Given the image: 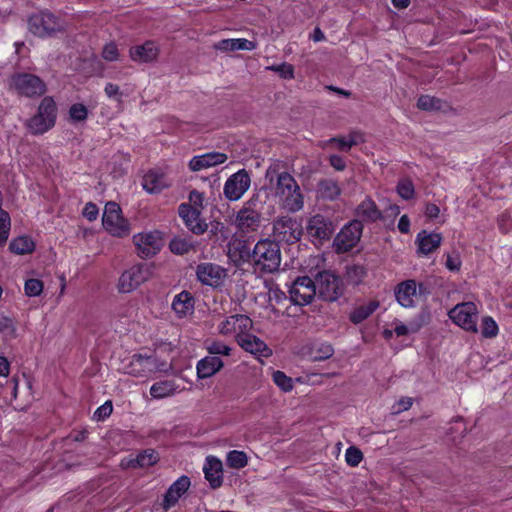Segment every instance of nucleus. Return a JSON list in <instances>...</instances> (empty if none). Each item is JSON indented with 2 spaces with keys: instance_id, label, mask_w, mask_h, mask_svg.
Here are the masks:
<instances>
[{
  "instance_id": "nucleus-11",
  "label": "nucleus",
  "mask_w": 512,
  "mask_h": 512,
  "mask_svg": "<svg viewBox=\"0 0 512 512\" xmlns=\"http://www.w3.org/2000/svg\"><path fill=\"white\" fill-rule=\"evenodd\" d=\"M316 294L325 301H336L343 293V285L340 279L329 271L318 274L316 279Z\"/></svg>"
},
{
  "instance_id": "nucleus-16",
  "label": "nucleus",
  "mask_w": 512,
  "mask_h": 512,
  "mask_svg": "<svg viewBox=\"0 0 512 512\" xmlns=\"http://www.w3.org/2000/svg\"><path fill=\"white\" fill-rule=\"evenodd\" d=\"M306 229L313 241L322 243L332 236L335 227L331 220L325 218L323 215L317 214L310 218Z\"/></svg>"
},
{
  "instance_id": "nucleus-8",
  "label": "nucleus",
  "mask_w": 512,
  "mask_h": 512,
  "mask_svg": "<svg viewBox=\"0 0 512 512\" xmlns=\"http://www.w3.org/2000/svg\"><path fill=\"white\" fill-rule=\"evenodd\" d=\"M29 31L37 37H48L63 29L61 21L52 13L42 11L28 19Z\"/></svg>"
},
{
  "instance_id": "nucleus-13",
  "label": "nucleus",
  "mask_w": 512,
  "mask_h": 512,
  "mask_svg": "<svg viewBox=\"0 0 512 512\" xmlns=\"http://www.w3.org/2000/svg\"><path fill=\"white\" fill-rule=\"evenodd\" d=\"M251 185V178L245 169L238 170L225 182L223 194L229 201H237L248 191Z\"/></svg>"
},
{
  "instance_id": "nucleus-29",
  "label": "nucleus",
  "mask_w": 512,
  "mask_h": 512,
  "mask_svg": "<svg viewBox=\"0 0 512 512\" xmlns=\"http://www.w3.org/2000/svg\"><path fill=\"white\" fill-rule=\"evenodd\" d=\"M171 306L172 310L174 311L178 318L186 317L187 315L193 313V296L187 291H182L174 297Z\"/></svg>"
},
{
  "instance_id": "nucleus-10",
  "label": "nucleus",
  "mask_w": 512,
  "mask_h": 512,
  "mask_svg": "<svg viewBox=\"0 0 512 512\" xmlns=\"http://www.w3.org/2000/svg\"><path fill=\"white\" fill-rule=\"evenodd\" d=\"M363 225L359 220H352L336 235L333 246L338 253H344L354 248L360 241Z\"/></svg>"
},
{
  "instance_id": "nucleus-43",
  "label": "nucleus",
  "mask_w": 512,
  "mask_h": 512,
  "mask_svg": "<svg viewBox=\"0 0 512 512\" xmlns=\"http://www.w3.org/2000/svg\"><path fill=\"white\" fill-rule=\"evenodd\" d=\"M68 115L72 123L85 122L88 117V109L81 103H75L69 108Z\"/></svg>"
},
{
  "instance_id": "nucleus-42",
  "label": "nucleus",
  "mask_w": 512,
  "mask_h": 512,
  "mask_svg": "<svg viewBox=\"0 0 512 512\" xmlns=\"http://www.w3.org/2000/svg\"><path fill=\"white\" fill-rule=\"evenodd\" d=\"M159 460L158 453L154 450H144L137 457H135L136 465L139 468H146L156 464Z\"/></svg>"
},
{
  "instance_id": "nucleus-49",
  "label": "nucleus",
  "mask_w": 512,
  "mask_h": 512,
  "mask_svg": "<svg viewBox=\"0 0 512 512\" xmlns=\"http://www.w3.org/2000/svg\"><path fill=\"white\" fill-rule=\"evenodd\" d=\"M0 332L6 339H13L16 337V327L12 319L3 317L0 319Z\"/></svg>"
},
{
  "instance_id": "nucleus-4",
  "label": "nucleus",
  "mask_w": 512,
  "mask_h": 512,
  "mask_svg": "<svg viewBox=\"0 0 512 512\" xmlns=\"http://www.w3.org/2000/svg\"><path fill=\"white\" fill-rule=\"evenodd\" d=\"M167 369L166 363L160 361L156 356L143 354H134L123 367L125 374L137 378H149L154 373L164 372Z\"/></svg>"
},
{
  "instance_id": "nucleus-12",
  "label": "nucleus",
  "mask_w": 512,
  "mask_h": 512,
  "mask_svg": "<svg viewBox=\"0 0 512 512\" xmlns=\"http://www.w3.org/2000/svg\"><path fill=\"white\" fill-rule=\"evenodd\" d=\"M253 322L252 320L242 314L231 315L222 320L218 324V332L227 337L232 336L238 342L240 336L244 335L247 331L252 329Z\"/></svg>"
},
{
  "instance_id": "nucleus-1",
  "label": "nucleus",
  "mask_w": 512,
  "mask_h": 512,
  "mask_svg": "<svg viewBox=\"0 0 512 512\" xmlns=\"http://www.w3.org/2000/svg\"><path fill=\"white\" fill-rule=\"evenodd\" d=\"M246 260L253 264L256 271L272 273L281 263L280 248L270 240L258 241L252 252L246 251Z\"/></svg>"
},
{
  "instance_id": "nucleus-58",
  "label": "nucleus",
  "mask_w": 512,
  "mask_h": 512,
  "mask_svg": "<svg viewBox=\"0 0 512 512\" xmlns=\"http://www.w3.org/2000/svg\"><path fill=\"white\" fill-rule=\"evenodd\" d=\"M104 92L108 98L115 99L116 101H121V93L118 85L113 83H107Z\"/></svg>"
},
{
  "instance_id": "nucleus-5",
  "label": "nucleus",
  "mask_w": 512,
  "mask_h": 512,
  "mask_svg": "<svg viewBox=\"0 0 512 512\" xmlns=\"http://www.w3.org/2000/svg\"><path fill=\"white\" fill-rule=\"evenodd\" d=\"M9 90L13 93L27 97H39L46 92L45 83L36 75L17 73L9 79Z\"/></svg>"
},
{
  "instance_id": "nucleus-46",
  "label": "nucleus",
  "mask_w": 512,
  "mask_h": 512,
  "mask_svg": "<svg viewBox=\"0 0 512 512\" xmlns=\"http://www.w3.org/2000/svg\"><path fill=\"white\" fill-rule=\"evenodd\" d=\"M206 349L211 355L229 356L231 353V348L221 341L207 342Z\"/></svg>"
},
{
  "instance_id": "nucleus-39",
  "label": "nucleus",
  "mask_w": 512,
  "mask_h": 512,
  "mask_svg": "<svg viewBox=\"0 0 512 512\" xmlns=\"http://www.w3.org/2000/svg\"><path fill=\"white\" fill-rule=\"evenodd\" d=\"M9 248L12 252L23 255L34 250V243L29 237L20 236L10 242Z\"/></svg>"
},
{
  "instance_id": "nucleus-53",
  "label": "nucleus",
  "mask_w": 512,
  "mask_h": 512,
  "mask_svg": "<svg viewBox=\"0 0 512 512\" xmlns=\"http://www.w3.org/2000/svg\"><path fill=\"white\" fill-rule=\"evenodd\" d=\"M102 57L106 61H118L120 59V53L118 47L115 43H108L104 46L102 50Z\"/></svg>"
},
{
  "instance_id": "nucleus-63",
  "label": "nucleus",
  "mask_w": 512,
  "mask_h": 512,
  "mask_svg": "<svg viewBox=\"0 0 512 512\" xmlns=\"http://www.w3.org/2000/svg\"><path fill=\"white\" fill-rule=\"evenodd\" d=\"M512 219L510 213H503L499 219L500 229L504 232H508L511 228Z\"/></svg>"
},
{
  "instance_id": "nucleus-44",
  "label": "nucleus",
  "mask_w": 512,
  "mask_h": 512,
  "mask_svg": "<svg viewBox=\"0 0 512 512\" xmlns=\"http://www.w3.org/2000/svg\"><path fill=\"white\" fill-rule=\"evenodd\" d=\"M397 194L404 200H410L415 196V187L408 178L401 179L396 187Z\"/></svg>"
},
{
  "instance_id": "nucleus-45",
  "label": "nucleus",
  "mask_w": 512,
  "mask_h": 512,
  "mask_svg": "<svg viewBox=\"0 0 512 512\" xmlns=\"http://www.w3.org/2000/svg\"><path fill=\"white\" fill-rule=\"evenodd\" d=\"M11 229V219L5 210H0V245L6 244Z\"/></svg>"
},
{
  "instance_id": "nucleus-41",
  "label": "nucleus",
  "mask_w": 512,
  "mask_h": 512,
  "mask_svg": "<svg viewBox=\"0 0 512 512\" xmlns=\"http://www.w3.org/2000/svg\"><path fill=\"white\" fill-rule=\"evenodd\" d=\"M290 212L299 211L303 208V196L300 193L299 186L295 183V181L290 178Z\"/></svg>"
},
{
  "instance_id": "nucleus-18",
  "label": "nucleus",
  "mask_w": 512,
  "mask_h": 512,
  "mask_svg": "<svg viewBox=\"0 0 512 512\" xmlns=\"http://www.w3.org/2000/svg\"><path fill=\"white\" fill-rule=\"evenodd\" d=\"M237 343L244 351L250 353L258 360L272 355V350L268 345L259 337L251 334L250 331L240 336Z\"/></svg>"
},
{
  "instance_id": "nucleus-33",
  "label": "nucleus",
  "mask_w": 512,
  "mask_h": 512,
  "mask_svg": "<svg viewBox=\"0 0 512 512\" xmlns=\"http://www.w3.org/2000/svg\"><path fill=\"white\" fill-rule=\"evenodd\" d=\"M196 242L190 236H175L169 243V249L176 255H184L195 250Z\"/></svg>"
},
{
  "instance_id": "nucleus-34",
  "label": "nucleus",
  "mask_w": 512,
  "mask_h": 512,
  "mask_svg": "<svg viewBox=\"0 0 512 512\" xmlns=\"http://www.w3.org/2000/svg\"><path fill=\"white\" fill-rule=\"evenodd\" d=\"M363 142V135L360 132H352L345 137H337L329 139L324 147L334 144L341 151H348L352 146Z\"/></svg>"
},
{
  "instance_id": "nucleus-14",
  "label": "nucleus",
  "mask_w": 512,
  "mask_h": 512,
  "mask_svg": "<svg viewBox=\"0 0 512 512\" xmlns=\"http://www.w3.org/2000/svg\"><path fill=\"white\" fill-rule=\"evenodd\" d=\"M315 295V282L307 276L298 277L290 286V302L295 305H307Z\"/></svg>"
},
{
  "instance_id": "nucleus-54",
  "label": "nucleus",
  "mask_w": 512,
  "mask_h": 512,
  "mask_svg": "<svg viewBox=\"0 0 512 512\" xmlns=\"http://www.w3.org/2000/svg\"><path fill=\"white\" fill-rule=\"evenodd\" d=\"M113 411V406L111 401H106L104 404H102L100 407L96 409L94 412V419L97 421H102L109 417Z\"/></svg>"
},
{
  "instance_id": "nucleus-48",
  "label": "nucleus",
  "mask_w": 512,
  "mask_h": 512,
  "mask_svg": "<svg viewBox=\"0 0 512 512\" xmlns=\"http://www.w3.org/2000/svg\"><path fill=\"white\" fill-rule=\"evenodd\" d=\"M363 459V454L357 447L351 446L345 451V461L351 467L358 466Z\"/></svg>"
},
{
  "instance_id": "nucleus-64",
  "label": "nucleus",
  "mask_w": 512,
  "mask_h": 512,
  "mask_svg": "<svg viewBox=\"0 0 512 512\" xmlns=\"http://www.w3.org/2000/svg\"><path fill=\"white\" fill-rule=\"evenodd\" d=\"M398 229L401 233H409L410 231V219L407 215L401 216L398 222Z\"/></svg>"
},
{
  "instance_id": "nucleus-62",
  "label": "nucleus",
  "mask_w": 512,
  "mask_h": 512,
  "mask_svg": "<svg viewBox=\"0 0 512 512\" xmlns=\"http://www.w3.org/2000/svg\"><path fill=\"white\" fill-rule=\"evenodd\" d=\"M424 214L429 219H436L440 214V209L436 204L429 203L425 206Z\"/></svg>"
},
{
  "instance_id": "nucleus-24",
  "label": "nucleus",
  "mask_w": 512,
  "mask_h": 512,
  "mask_svg": "<svg viewBox=\"0 0 512 512\" xmlns=\"http://www.w3.org/2000/svg\"><path fill=\"white\" fill-rule=\"evenodd\" d=\"M190 484L189 477L181 476L168 488L162 502L164 511L176 505L180 497L189 489Z\"/></svg>"
},
{
  "instance_id": "nucleus-36",
  "label": "nucleus",
  "mask_w": 512,
  "mask_h": 512,
  "mask_svg": "<svg viewBox=\"0 0 512 512\" xmlns=\"http://www.w3.org/2000/svg\"><path fill=\"white\" fill-rule=\"evenodd\" d=\"M317 193L322 199L335 200L341 194V189L337 182L326 179L319 183Z\"/></svg>"
},
{
  "instance_id": "nucleus-2",
  "label": "nucleus",
  "mask_w": 512,
  "mask_h": 512,
  "mask_svg": "<svg viewBox=\"0 0 512 512\" xmlns=\"http://www.w3.org/2000/svg\"><path fill=\"white\" fill-rule=\"evenodd\" d=\"M57 106L51 97H44L33 115L26 122V128L32 135H42L51 130L56 123Z\"/></svg>"
},
{
  "instance_id": "nucleus-37",
  "label": "nucleus",
  "mask_w": 512,
  "mask_h": 512,
  "mask_svg": "<svg viewBox=\"0 0 512 512\" xmlns=\"http://www.w3.org/2000/svg\"><path fill=\"white\" fill-rule=\"evenodd\" d=\"M379 306L376 301H371L367 304L357 307L350 315V320L355 323H361L368 318Z\"/></svg>"
},
{
  "instance_id": "nucleus-20",
  "label": "nucleus",
  "mask_w": 512,
  "mask_h": 512,
  "mask_svg": "<svg viewBox=\"0 0 512 512\" xmlns=\"http://www.w3.org/2000/svg\"><path fill=\"white\" fill-rule=\"evenodd\" d=\"M442 240V235L438 232L420 231L415 240L418 255L427 256L436 251L440 247Z\"/></svg>"
},
{
  "instance_id": "nucleus-28",
  "label": "nucleus",
  "mask_w": 512,
  "mask_h": 512,
  "mask_svg": "<svg viewBox=\"0 0 512 512\" xmlns=\"http://www.w3.org/2000/svg\"><path fill=\"white\" fill-rule=\"evenodd\" d=\"M183 389L174 380H161L152 384L149 391L152 398L159 400L172 397Z\"/></svg>"
},
{
  "instance_id": "nucleus-17",
  "label": "nucleus",
  "mask_w": 512,
  "mask_h": 512,
  "mask_svg": "<svg viewBox=\"0 0 512 512\" xmlns=\"http://www.w3.org/2000/svg\"><path fill=\"white\" fill-rule=\"evenodd\" d=\"M178 213L191 232L197 235L206 232L208 225L201 219V211L199 209L192 208L190 204L182 203L179 205Z\"/></svg>"
},
{
  "instance_id": "nucleus-51",
  "label": "nucleus",
  "mask_w": 512,
  "mask_h": 512,
  "mask_svg": "<svg viewBox=\"0 0 512 512\" xmlns=\"http://www.w3.org/2000/svg\"><path fill=\"white\" fill-rule=\"evenodd\" d=\"M393 324L394 332L398 337L416 333L419 330V325H417L416 323L406 325L401 323L400 321H395Z\"/></svg>"
},
{
  "instance_id": "nucleus-23",
  "label": "nucleus",
  "mask_w": 512,
  "mask_h": 512,
  "mask_svg": "<svg viewBox=\"0 0 512 512\" xmlns=\"http://www.w3.org/2000/svg\"><path fill=\"white\" fill-rule=\"evenodd\" d=\"M419 292L417 291V283L415 280H406L401 282L396 290L395 296L397 302L405 308L414 307L418 298Z\"/></svg>"
},
{
  "instance_id": "nucleus-26",
  "label": "nucleus",
  "mask_w": 512,
  "mask_h": 512,
  "mask_svg": "<svg viewBox=\"0 0 512 512\" xmlns=\"http://www.w3.org/2000/svg\"><path fill=\"white\" fill-rule=\"evenodd\" d=\"M130 58L134 62L148 63L157 59L159 48L153 41H146L142 45H136L130 48Z\"/></svg>"
},
{
  "instance_id": "nucleus-56",
  "label": "nucleus",
  "mask_w": 512,
  "mask_h": 512,
  "mask_svg": "<svg viewBox=\"0 0 512 512\" xmlns=\"http://www.w3.org/2000/svg\"><path fill=\"white\" fill-rule=\"evenodd\" d=\"M365 270L361 266H352L347 270V276L350 281L357 284L364 277Z\"/></svg>"
},
{
  "instance_id": "nucleus-27",
  "label": "nucleus",
  "mask_w": 512,
  "mask_h": 512,
  "mask_svg": "<svg viewBox=\"0 0 512 512\" xmlns=\"http://www.w3.org/2000/svg\"><path fill=\"white\" fill-rule=\"evenodd\" d=\"M170 185L165 174L158 170L148 171L142 180V187L149 194H157Z\"/></svg>"
},
{
  "instance_id": "nucleus-30",
  "label": "nucleus",
  "mask_w": 512,
  "mask_h": 512,
  "mask_svg": "<svg viewBox=\"0 0 512 512\" xmlns=\"http://www.w3.org/2000/svg\"><path fill=\"white\" fill-rule=\"evenodd\" d=\"M223 365V361L219 357L206 356L197 363V376L200 379L209 378L220 371Z\"/></svg>"
},
{
  "instance_id": "nucleus-35",
  "label": "nucleus",
  "mask_w": 512,
  "mask_h": 512,
  "mask_svg": "<svg viewBox=\"0 0 512 512\" xmlns=\"http://www.w3.org/2000/svg\"><path fill=\"white\" fill-rule=\"evenodd\" d=\"M356 213L357 216L363 221H376L381 216V213L377 209L375 202L371 199H365L362 201L361 204L357 207Z\"/></svg>"
},
{
  "instance_id": "nucleus-31",
  "label": "nucleus",
  "mask_w": 512,
  "mask_h": 512,
  "mask_svg": "<svg viewBox=\"0 0 512 512\" xmlns=\"http://www.w3.org/2000/svg\"><path fill=\"white\" fill-rule=\"evenodd\" d=\"M214 48L219 51H238V50H247L251 51L256 48V44L253 41L237 38V39H223L216 44H214Z\"/></svg>"
},
{
  "instance_id": "nucleus-60",
  "label": "nucleus",
  "mask_w": 512,
  "mask_h": 512,
  "mask_svg": "<svg viewBox=\"0 0 512 512\" xmlns=\"http://www.w3.org/2000/svg\"><path fill=\"white\" fill-rule=\"evenodd\" d=\"M413 404V399L410 397H404L401 398L395 405H394V412L395 413H401L404 411H407L410 409V407Z\"/></svg>"
},
{
  "instance_id": "nucleus-15",
  "label": "nucleus",
  "mask_w": 512,
  "mask_h": 512,
  "mask_svg": "<svg viewBox=\"0 0 512 512\" xmlns=\"http://www.w3.org/2000/svg\"><path fill=\"white\" fill-rule=\"evenodd\" d=\"M196 276L203 285L218 288L224 284L227 270L218 264L205 262L196 267Z\"/></svg>"
},
{
  "instance_id": "nucleus-19",
  "label": "nucleus",
  "mask_w": 512,
  "mask_h": 512,
  "mask_svg": "<svg viewBox=\"0 0 512 512\" xmlns=\"http://www.w3.org/2000/svg\"><path fill=\"white\" fill-rule=\"evenodd\" d=\"M266 177L277 195L284 196L288 188V170L284 162L275 161L266 172Z\"/></svg>"
},
{
  "instance_id": "nucleus-3",
  "label": "nucleus",
  "mask_w": 512,
  "mask_h": 512,
  "mask_svg": "<svg viewBox=\"0 0 512 512\" xmlns=\"http://www.w3.org/2000/svg\"><path fill=\"white\" fill-rule=\"evenodd\" d=\"M480 303L467 301L456 304L448 312L449 319L458 327L470 333H478Z\"/></svg>"
},
{
  "instance_id": "nucleus-25",
  "label": "nucleus",
  "mask_w": 512,
  "mask_h": 512,
  "mask_svg": "<svg viewBox=\"0 0 512 512\" xmlns=\"http://www.w3.org/2000/svg\"><path fill=\"white\" fill-rule=\"evenodd\" d=\"M300 355L311 361H322L330 358L334 350L331 345L321 341H314L301 348Z\"/></svg>"
},
{
  "instance_id": "nucleus-21",
  "label": "nucleus",
  "mask_w": 512,
  "mask_h": 512,
  "mask_svg": "<svg viewBox=\"0 0 512 512\" xmlns=\"http://www.w3.org/2000/svg\"><path fill=\"white\" fill-rule=\"evenodd\" d=\"M205 479L213 489H217L223 484V464L216 456H207L203 465Z\"/></svg>"
},
{
  "instance_id": "nucleus-50",
  "label": "nucleus",
  "mask_w": 512,
  "mask_h": 512,
  "mask_svg": "<svg viewBox=\"0 0 512 512\" xmlns=\"http://www.w3.org/2000/svg\"><path fill=\"white\" fill-rule=\"evenodd\" d=\"M462 266L461 256L454 251L446 255L445 267L451 272H459Z\"/></svg>"
},
{
  "instance_id": "nucleus-7",
  "label": "nucleus",
  "mask_w": 512,
  "mask_h": 512,
  "mask_svg": "<svg viewBox=\"0 0 512 512\" xmlns=\"http://www.w3.org/2000/svg\"><path fill=\"white\" fill-rule=\"evenodd\" d=\"M102 224L104 229L114 237L123 238L129 235L130 225L122 217L121 208L115 202H108L105 205Z\"/></svg>"
},
{
  "instance_id": "nucleus-57",
  "label": "nucleus",
  "mask_w": 512,
  "mask_h": 512,
  "mask_svg": "<svg viewBox=\"0 0 512 512\" xmlns=\"http://www.w3.org/2000/svg\"><path fill=\"white\" fill-rule=\"evenodd\" d=\"M82 214L87 220L94 221L98 217L99 210L94 203L88 202V203H86Z\"/></svg>"
},
{
  "instance_id": "nucleus-9",
  "label": "nucleus",
  "mask_w": 512,
  "mask_h": 512,
  "mask_svg": "<svg viewBox=\"0 0 512 512\" xmlns=\"http://www.w3.org/2000/svg\"><path fill=\"white\" fill-rule=\"evenodd\" d=\"M133 243L141 258L153 257L160 252L164 245L162 233L157 230L135 234Z\"/></svg>"
},
{
  "instance_id": "nucleus-32",
  "label": "nucleus",
  "mask_w": 512,
  "mask_h": 512,
  "mask_svg": "<svg viewBox=\"0 0 512 512\" xmlns=\"http://www.w3.org/2000/svg\"><path fill=\"white\" fill-rule=\"evenodd\" d=\"M260 221V215L251 208L241 209L236 217L237 226L242 230H255Z\"/></svg>"
},
{
  "instance_id": "nucleus-55",
  "label": "nucleus",
  "mask_w": 512,
  "mask_h": 512,
  "mask_svg": "<svg viewBox=\"0 0 512 512\" xmlns=\"http://www.w3.org/2000/svg\"><path fill=\"white\" fill-rule=\"evenodd\" d=\"M205 196L204 193L197 190H192L189 194V202L192 208H197L201 211L204 205Z\"/></svg>"
},
{
  "instance_id": "nucleus-22",
  "label": "nucleus",
  "mask_w": 512,
  "mask_h": 512,
  "mask_svg": "<svg viewBox=\"0 0 512 512\" xmlns=\"http://www.w3.org/2000/svg\"><path fill=\"white\" fill-rule=\"evenodd\" d=\"M228 159L225 153L209 152L201 155L194 156L189 161V169L194 172L202 171L220 164H223Z\"/></svg>"
},
{
  "instance_id": "nucleus-61",
  "label": "nucleus",
  "mask_w": 512,
  "mask_h": 512,
  "mask_svg": "<svg viewBox=\"0 0 512 512\" xmlns=\"http://www.w3.org/2000/svg\"><path fill=\"white\" fill-rule=\"evenodd\" d=\"M329 162H330V165H331L334 169H336V170H338V171H342V170H344V169H345V167H346V162H345V160H344L341 156H339V155H331V156L329 157Z\"/></svg>"
},
{
  "instance_id": "nucleus-38",
  "label": "nucleus",
  "mask_w": 512,
  "mask_h": 512,
  "mask_svg": "<svg viewBox=\"0 0 512 512\" xmlns=\"http://www.w3.org/2000/svg\"><path fill=\"white\" fill-rule=\"evenodd\" d=\"M226 464L232 469H242L248 465V456L244 451L231 450L226 455Z\"/></svg>"
},
{
  "instance_id": "nucleus-6",
  "label": "nucleus",
  "mask_w": 512,
  "mask_h": 512,
  "mask_svg": "<svg viewBox=\"0 0 512 512\" xmlns=\"http://www.w3.org/2000/svg\"><path fill=\"white\" fill-rule=\"evenodd\" d=\"M152 277V267L138 263L132 265L120 275L117 289L120 293H131Z\"/></svg>"
},
{
  "instance_id": "nucleus-40",
  "label": "nucleus",
  "mask_w": 512,
  "mask_h": 512,
  "mask_svg": "<svg viewBox=\"0 0 512 512\" xmlns=\"http://www.w3.org/2000/svg\"><path fill=\"white\" fill-rule=\"evenodd\" d=\"M481 335L484 338H495L499 333V327L493 317L486 315L481 320Z\"/></svg>"
},
{
  "instance_id": "nucleus-47",
  "label": "nucleus",
  "mask_w": 512,
  "mask_h": 512,
  "mask_svg": "<svg viewBox=\"0 0 512 512\" xmlns=\"http://www.w3.org/2000/svg\"><path fill=\"white\" fill-rule=\"evenodd\" d=\"M25 294L29 297L39 296L43 291V282L39 279H28L24 285Z\"/></svg>"
},
{
  "instance_id": "nucleus-52",
  "label": "nucleus",
  "mask_w": 512,
  "mask_h": 512,
  "mask_svg": "<svg viewBox=\"0 0 512 512\" xmlns=\"http://www.w3.org/2000/svg\"><path fill=\"white\" fill-rule=\"evenodd\" d=\"M417 106L422 110L439 109L440 101L432 96L423 95L418 99Z\"/></svg>"
},
{
  "instance_id": "nucleus-59",
  "label": "nucleus",
  "mask_w": 512,
  "mask_h": 512,
  "mask_svg": "<svg viewBox=\"0 0 512 512\" xmlns=\"http://www.w3.org/2000/svg\"><path fill=\"white\" fill-rule=\"evenodd\" d=\"M273 381L283 391H288V377L282 371H275L273 373Z\"/></svg>"
}]
</instances>
